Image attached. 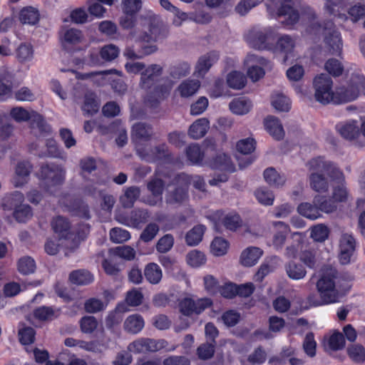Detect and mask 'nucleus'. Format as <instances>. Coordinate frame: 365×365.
<instances>
[{"label": "nucleus", "instance_id": "6e6d98bb", "mask_svg": "<svg viewBox=\"0 0 365 365\" xmlns=\"http://www.w3.org/2000/svg\"><path fill=\"white\" fill-rule=\"evenodd\" d=\"M79 323L81 331L85 334L93 333L98 327V322L93 316L83 317Z\"/></svg>", "mask_w": 365, "mask_h": 365}, {"label": "nucleus", "instance_id": "e2e57ef3", "mask_svg": "<svg viewBox=\"0 0 365 365\" xmlns=\"http://www.w3.org/2000/svg\"><path fill=\"white\" fill-rule=\"evenodd\" d=\"M19 271L24 274L34 273L36 269L35 261L30 257H24L18 263Z\"/></svg>", "mask_w": 365, "mask_h": 365}, {"label": "nucleus", "instance_id": "a19ab883", "mask_svg": "<svg viewBox=\"0 0 365 365\" xmlns=\"http://www.w3.org/2000/svg\"><path fill=\"white\" fill-rule=\"evenodd\" d=\"M205 231V227L204 225H198L195 226L186 234V243L189 246H195L198 245L202 241Z\"/></svg>", "mask_w": 365, "mask_h": 365}, {"label": "nucleus", "instance_id": "423d86ee", "mask_svg": "<svg viewBox=\"0 0 365 365\" xmlns=\"http://www.w3.org/2000/svg\"><path fill=\"white\" fill-rule=\"evenodd\" d=\"M360 93L365 96V77L358 74L351 76L347 86L341 87L336 91L339 103L354 101Z\"/></svg>", "mask_w": 365, "mask_h": 365}, {"label": "nucleus", "instance_id": "680f3d73", "mask_svg": "<svg viewBox=\"0 0 365 365\" xmlns=\"http://www.w3.org/2000/svg\"><path fill=\"white\" fill-rule=\"evenodd\" d=\"M72 212L74 215L86 220H89L91 217L88 205L81 200L74 202Z\"/></svg>", "mask_w": 365, "mask_h": 365}, {"label": "nucleus", "instance_id": "f257e3e1", "mask_svg": "<svg viewBox=\"0 0 365 365\" xmlns=\"http://www.w3.org/2000/svg\"><path fill=\"white\" fill-rule=\"evenodd\" d=\"M302 0H267V11L271 16H284L287 25H294L299 20V11L303 19L307 20L305 33L314 38H318L331 29L334 23L331 21L323 22L317 19L313 9L307 5H302Z\"/></svg>", "mask_w": 365, "mask_h": 365}, {"label": "nucleus", "instance_id": "f03ea898", "mask_svg": "<svg viewBox=\"0 0 365 365\" xmlns=\"http://www.w3.org/2000/svg\"><path fill=\"white\" fill-rule=\"evenodd\" d=\"M140 28L136 27V14L123 12L119 24L123 29H130L127 39L135 43H151L165 36L166 30L161 19L152 11L139 16Z\"/></svg>", "mask_w": 365, "mask_h": 365}, {"label": "nucleus", "instance_id": "f8f14e48", "mask_svg": "<svg viewBox=\"0 0 365 365\" xmlns=\"http://www.w3.org/2000/svg\"><path fill=\"white\" fill-rule=\"evenodd\" d=\"M167 345L168 342L164 339L156 341L151 339L141 338L130 344L128 349L130 351L135 353L153 352L165 348Z\"/></svg>", "mask_w": 365, "mask_h": 365}, {"label": "nucleus", "instance_id": "1a4fd4ad", "mask_svg": "<svg viewBox=\"0 0 365 365\" xmlns=\"http://www.w3.org/2000/svg\"><path fill=\"white\" fill-rule=\"evenodd\" d=\"M51 226L53 231L58 234L60 239L71 240V245H65L71 252L74 251L79 245V240L71 231V223L68 220L62 216L53 219Z\"/></svg>", "mask_w": 365, "mask_h": 365}, {"label": "nucleus", "instance_id": "864d4df0", "mask_svg": "<svg viewBox=\"0 0 365 365\" xmlns=\"http://www.w3.org/2000/svg\"><path fill=\"white\" fill-rule=\"evenodd\" d=\"M272 105L277 110L281 112H288L290 109L289 100L281 93L272 96Z\"/></svg>", "mask_w": 365, "mask_h": 365}, {"label": "nucleus", "instance_id": "bf43d9fd", "mask_svg": "<svg viewBox=\"0 0 365 365\" xmlns=\"http://www.w3.org/2000/svg\"><path fill=\"white\" fill-rule=\"evenodd\" d=\"M13 215L19 222H26L32 217L33 213L29 205L22 204L14 211Z\"/></svg>", "mask_w": 365, "mask_h": 365}, {"label": "nucleus", "instance_id": "bb28decb", "mask_svg": "<svg viewBox=\"0 0 365 365\" xmlns=\"http://www.w3.org/2000/svg\"><path fill=\"white\" fill-rule=\"evenodd\" d=\"M294 47L295 40L289 35H283L280 36L276 44V48L284 54L283 59L284 62L287 61L288 56L293 52Z\"/></svg>", "mask_w": 365, "mask_h": 365}, {"label": "nucleus", "instance_id": "4468645a", "mask_svg": "<svg viewBox=\"0 0 365 365\" xmlns=\"http://www.w3.org/2000/svg\"><path fill=\"white\" fill-rule=\"evenodd\" d=\"M356 247L354 237L349 233H343L339 240V262L341 264H347L351 261Z\"/></svg>", "mask_w": 365, "mask_h": 365}, {"label": "nucleus", "instance_id": "7ed1b4c3", "mask_svg": "<svg viewBox=\"0 0 365 365\" xmlns=\"http://www.w3.org/2000/svg\"><path fill=\"white\" fill-rule=\"evenodd\" d=\"M309 169L314 172L309 176L310 187L316 192H325L329 190V182L325 178L327 174L332 181L340 182L343 173L332 162L327 161L322 157L312 159L308 163Z\"/></svg>", "mask_w": 365, "mask_h": 365}, {"label": "nucleus", "instance_id": "412c9836", "mask_svg": "<svg viewBox=\"0 0 365 365\" xmlns=\"http://www.w3.org/2000/svg\"><path fill=\"white\" fill-rule=\"evenodd\" d=\"M138 43L140 46V49L135 51L133 47H127L123 51L124 56L129 59H139L144 56L155 53L158 49L155 45H147V43Z\"/></svg>", "mask_w": 365, "mask_h": 365}, {"label": "nucleus", "instance_id": "58836bf2", "mask_svg": "<svg viewBox=\"0 0 365 365\" xmlns=\"http://www.w3.org/2000/svg\"><path fill=\"white\" fill-rule=\"evenodd\" d=\"M70 281L77 285H86L92 282V274L87 270L78 269L73 271L69 275Z\"/></svg>", "mask_w": 365, "mask_h": 365}, {"label": "nucleus", "instance_id": "473e14b6", "mask_svg": "<svg viewBox=\"0 0 365 365\" xmlns=\"http://www.w3.org/2000/svg\"><path fill=\"white\" fill-rule=\"evenodd\" d=\"M285 270L288 277L293 280H301L307 274L304 267L294 261H290L285 264Z\"/></svg>", "mask_w": 365, "mask_h": 365}, {"label": "nucleus", "instance_id": "e433bc0d", "mask_svg": "<svg viewBox=\"0 0 365 365\" xmlns=\"http://www.w3.org/2000/svg\"><path fill=\"white\" fill-rule=\"evenodd\" d=\"M19 20L24 24L34 25L39 21L38 11L31 6L25 7L19 13Z\"/></svg>", "mask_w": 365, "mask_h": 365}, {"label": "nucleus", "instance_id": "13d9d810", "mask_svg": "<svg viewBox=\"0 0 365 365\" xmlns=\"http://www.w3.org/2000/svg\"><path fill=\"white\" fill-rule=\"evenodd\" d=\"M224 226L232 231H235L242 225V220L238 214H228L222 220Z\"/></svg>", "mask_w": 365, "mask_h": 365}, {"label": "nucleus", "instance_id": "ddd939ff", "mask_svg": "<svg viewBox=\"0 0 365 365\" xmlns=\"http://www.w3.org/2000/svg\"><path fill=\"white\" fill-rule=\"evenodd\" d=\"M245 63L249 67L247 71L248 76L252 81L255 82L264 75V71L260 66H267L269 64V61L256 54H249L245 59Z\"/></svg>", "mask_w": 365, "mask_h": 365}, {"label": "nucleus", "instance_id": "4c0bfd02", "mask_svg": "<svg viewBox=\"0 0 365 365\" xmlns=\"http://www.w3.org/2000/svg\"><path fill=\"white\" fill-rule=\"evenodd\" d=\"M34 51L31 43H21L16 50V58L21 63L29 62L34 58Z\"/></svg>", "mask_w": 365, "mask_h": 365}, {"label": "nucleus", "instance_id": "6ab92c4d", "mask_svg": "<svg viewBox=\"0 0 365 365\" xmlns=\"http://www.w3.org/2000/svg\"><path fill=\"white\" fill-rule=\"evenodd\" d=\"M219 55L215 51L207 53L199 58L195 66V73L197 76H203L210 67L217 61Z\"/></svg>", "mask_w": 365, "mask_h": 365}, {"label": "nucleus", "instance_id": "3c124183", "mask_svg": "<svg viewBox=\"0 0 365 365\" xmlns=\"http://www.w3.org/2000/svg\"><path fill=\"white\" fill-rule=\"evenodd\" d=\"M13 76L7 71L0 72V96L10 95L12 88Z\"/></svg>", "mask_w": 365, "mask_h": 365}, {"label": "nucleus", "instance_id": "2eb2a0df", "mask_svg": "<svg viewBox=\"0 0 365 365\" xmlns=\"http://www.w3.org/2000/svg\"><path fill=\"white\" fill-rule=\"evenodd\" d=\"M324 43L326 48L331 55L339 56L342 51V40L340 33L336 29L334 24L331 29L327 31L324 36Z\"/></svg>", "mask_w": 365, "mask_h": 365}, {"label": "nucleus", "instance_id": "9b49d317", "mask_svg": "<svg viewBox=\"0 0 365 365\" xmlns=\"http://www.w3.org/2000/svg\"><path fill=\"white\" fill-rule=\"evenodd\" d=\"M188 187L186 185H173L169 187L165 194L167 205L179 207L188 200Z\"/></svg>", "mask_w": 365, "mask_h": 365}, {"label": "nucleus", "instance_id": "603ef678", "mask_svg": "<svg viewBox=\"0 0 365 365\" xmlns=\"http://www.w3.org/2000/svg\"><path fill=\"white\" fill-rule=\"evenodd\" d=\"M200 87L198 81H185L180 83L178 91L182 97H189L195 94Z\"/></svg>", "mask_w": 365, "mask_h": 365}, {"label": "nucleus", "instance_id": "dca6fc26", "mask_svg": "<svg viewBox=\"0 0 365 365\" xmlns=\"http://www.w3.org/2000/svg\"><path fill=\"white\" fill-rule=\"evenodd\" d=\"M163 68L158 64H151L141 73L140 85L148 89L154 86L161 76Z\"/></svg>", "mask_w": 365, "mask_h": 365}, {"label": "nucleus", "instance_id": "0eeeda50", "mask_svg": "<svg viewBox=\"0 0 365 365\" xmlns=\"http://www.w3.org/2000/svg\"><path fill=\"white\" fill-rule=\"evenodd\" d=\"M39 176L41 185L49 191L51 187L63 183L65 179V170L58 165L45 164L41 168Z\"/></svg>", "mask_w": 365, "mask_h": 365}, {"label": "nucleus", "instance_id": "4d7b16f0", "mask_svg": "<svg viewBox=\"0 0 365 365\" xmlns=\"http://www.w3.org/2000/svg\"><path fill=\"white\" fill-rule=\"evenodd\" d=\"M173 245V236L171 234H166L158 240L156 250L160 253H166L172 249Z\"/></svg>", "mask_w": 365, "mask_h": 365}, {"label": "nucleus", "instance_id": "8fccbe9b", "mask_svg": "<svg viewBox=\"0 0 365 365\" xmlns=\"http://www.w3.org/2000/svg\"><path fill=\"white\" fill-rule=\"evenodd\" d=\"M264 178L269 185L274 187L281 186L285 182L284 178L280 176L273 168H267L264 171Z\"/></svg>", "mask_w": 365, "mask_h": 365}, {"label": "nucleus", "instance_id": "49530a36", "mask_svg": "<svg viewBox=\"0 0 365 365\" xmlns=\"http://www.w3.org/2000/svg\"><path fill=\"white\" fill-rule=\"evenodd\" d=\"M298 212L310 220H316L321 216L318 207L314 204V205L308 203H301L297 207Z\"/></svg>", "mask_w": 365, "mask_h": 365}, {"label": "nucleus", "instance_id": "9d476101", "mask_svg": "<svg viewBox=\"0 0 365 365\" xmlns=\"http://www.w3.org/2000/svg\"><path fill=\"white\" fill-rule=\"evenodd\" d=\"M212 300L209 298H200L194 299L185 298L179 304L180 312L187 317L192 314H200L212 305Z\"/></svg>", "mask_w": 365, "mask_h": 365}, {"label": "nucleus", "instance_id": "4be33fe9", "mask_svg": "<svg viewBox=\"0 0 365 365\" xmlns=\"http://www.w3.org/2000/svg\"><path fill=\"white\" fill-rule=\"evenodd\" d=\"M351 20L356 22L365 16V3L364 0H349L346 11Z\"/></svg>", "mask_w": 365, "mask_h": 365}, {"label": "nucleus", "instance_id": "69168bd1", "mask_svg": "<svg viewBox=\"0 0 365 365\" xmlns=\"http://www.w3.org/2000/svg\"><path fill=\"white\" fill-rule=\"evenodd\" d=\"M190 68L187 63H179L170 68V74L173 78L179 79L187 76L190 73Z\"/></svg>", "mask_w": 365, "mask_h": 365}, {"label": "nucleus", "instance_id": "5701e85b", "mask_svg": "<svg viewBox=\"0 0 365 365\" xmlns=\"http://www.w3.org/2000/svg\"><path fill=\"white\" fill-rule=\"evenodd\" d=\"M264 126L267 132L276 140H282L284 131L279 120L274 116H268L264 120Z\"/></svg>", "mask_w": 365, "mask_h": 365}, {"label": "nucleus", "instance_id": "6e6552de", "mask_svg": "<svg viewBox=\"0 0 365 365\" xmlns=\"http://www.w3.org/2000/svg\"><path fill=\"white\" fill-rule=\"evenodd\" d=\"M313 85L315 90L314 97L318 102L327 104L333 99V82L329 74L322 73L316 76Z\"/></svg>", "mask_w": 365, "mask_h": 365}, {"label": "nucleus", "instance_id": "052dcab7", "mask_svg": "<svg viewBox=\"0 0 365 365\" xmlns=\"http://www.w3.org/2000/svg\"><path fill=\"white\" fill-rule=\"evenodd\" d=\"M130 238V232L124 229L114 227L110 231V239L115 243H123L128 241Z\"/></svg>", "mask_w": 365, "mask_h": 365}, {"label": "nucleus", "instance_id": "0e129e2a", "mask_svg": "<svg viewBox=\"0 0 365 365\" xmlns=\"http://www.w3.org/2000/svg\"><path fill=\"white\" fill-rule=\"evenodd\" d=\"M188 160L192 163H198L202 160L203 153L197 144H191L186 149Z\"/></svg>", "mask_w": 365, "mask_h": 365}, {"label": "nucleus", "instance_id": "f3484780", "mask_svg": "<svg viewBox=\"0 0 365 365\" xmlns=\"http://www.w3.org/2000/svg\"><path fill=\"white\" fill-rule=\"evenodd\" d=\"M349 0H324V10L330 15L341 20H346V11Z\"/></svg>", "mask_w": 365, "mask_h": 365}, {"label": "nucleus", "instance_id": "774afa93", "mask_svg": "<svg viewBox=\"0 0 365 365\" xmlns=\"http://www.w3.org/2000/svg\"><path fill=\"white\" fill-rule=\"evenodd\" d=\"M120 53L118 46L113 44H108L104 46L101 50V56L107 61H111L116 58Z\"/></svg>", "mask_w": 365, "mask_h": 365}, {"label": "nucleus", "instance_id": "5fc2aeb1", "mask_svg": "<svg viewBox=\"0 0 365 365\" xmlns=\"http://www.w3.org/2000/svg\"><path fill=\"white\" fill-rule=\"evenodd\" d=\"M348 354L355 363H363L365 361V349L362 345L353 344L348 348Z\"/></svg>", "mask_w": 365, "mask_h": 365}, {"label": "nucleus", "instance_id": "09e8293b", "mask_svg": "<svg viewBox=\"0 0 365 365\" xmlns=\"http://www.w3.org/2000/svg\"><path fill=\"white\" fill-rule=\"evenodd\" d=\"M160 231V227L155 222L148 223L140 235L139 240L145 243L153 241Z\"/></svg>", "mask_w": 365, "mask_h": 365}, {"label": "nucleus", "instance_id": "a211bd4d", "mask_svg": "<svg viewBox=\"0 0 365 365\" xmlns=\"http://www.w3.org/2000/svg\"><path fill=\"white\" fill-rule=\"evenodd\" d=\"M336 129L342 138L349 140H354L360 135L358 122L354 120L339 123Z\"/></svg>", "mask_w": 365, "mask_h": 365}, {"label": "nucleus", "instance_id": "79ce46f5", "mask_svg": "<svg viewBox=\"0 0 365 365\" xmlns=\"http://www.w3.org/2000/svg\"><path fill=\"white\" fill-rule=\"evenodd\" d=\"M313 202L318 207L319 211L326 213H331L336 209L335 201L325 196L316 195Z\"/></svg>", "mask_w": 365, "mask_h": 365}, {"label": "nucleus", "instance_id": "a878e982", "mask_svg": "<svg viewBox=\"0 0 365 365\" xmlns=\"http://www.w3.org/2000/svg\"><path fill=\"white\" fill-rule=\"evenodd\" d=\"M268 37V31L264 29L263 31H255L251 32L248 36V40L250 45L258 50H264L268 48L267 40Z\"/></svg>", "mask_w": 365, "mask_h": 365}, {"label": "nucleus", "instance_id": "de8ad7c7", "mask_svg": "<svg viewBox=\"0 0 365 365\" xmlns=\"http://www.w3.org/2000/svg\"><path fill=\"white\" fill-rule=\"evenodd\" d=\"M35 318L41 321H51L58 316V312L49 307H39L34 312Z\"/></svg>", "mask_w": 365, "mask_h": 365}, {"label": "nucleus", "instance_id": "c85d7f7f", "mask_svg": "<svg viewBox=\"0 0 365 365\" xmlns=\"http://www.w3.org/2000/svg\"><path fill=\"white\" fill-rule=\"evenodd\" d=\"M209 128V121L206 118L195 120L189 128L188 135L193 139L202 138Z\"/></svg>", "mask_w": 365, "mask_h": 365}, {"label": "nucleus", "instance_id": "7c9ffc66", "mask_svg": "<svg viewBox=\"0 0 365 365\" xmlns=\"http://www.w3.org/2000/svg\"><path fill=\"white\" fill-rule=\"evenodd\" d=\"M150 218V213L147 210L134 209L130 212V227L140 229L145 224Z\"/></svg>", "mask_w": 365, "mask_h": 365}, {"label": "nucleus", "instance_id": "39448f33", "mask_svg": "<svg viewBox=\"0 0 365 365\" xmlns=\"http://www.w3.org/2000/svg\"><path fill=\"white\" fill-rule=\"evenodd\" d=\"M154 130L150 124L144 122L135 123L132 127L131 140L135 145L137 155L142 159L149 161L151 157L147 152V149L143 147L142 142L149 141L154 135Z\"/></svg>", "mask_w": 365, "mask_h": 365}, {"label": "nucleus", "instance_id": "c756f323", "mask_svg": "<svg viewBox=\"0 0 365 365\" xmlns=\"http://www.w3.org/2000/svg\"><path fill=\"white\" fill-rule=\"evenodd\" d=\"M144 276L149 283L158 284L160 282L163 277L162 269L156 263H148L145 267Z\"/></svg>", "mask_w": 365, "mask_h": 365}, {"label": "nucleus", "instance_id": "2f4dec72", "mask_svg": "<svg viewBox=\"0 0 365 365\" xmlns=\"http://www.w3.org/2000/svg\"><path fill=\"white\" fill-rule=\"evenodd\" d=\"M210 166L213 169L221 170L234 171L233 165L231 163L230 158L225 153H218L210 161Z\"/></svg>", "mask_w": 365, "mask_h": 365}, {"label": "nucleus", "instance_id": "20e7f679", "mask_svg": "<svg viewBox=\"0 0 365 365\" xmlns=\"http://www.w3.org/2000/svg\"><path fill=\"white\" fill-rule=\"evenodd\" d=\"M341 279V275L334 267L331 266L323 267L316 284L317 292L322 302H316L313 304L318 306L322 304H329L339 302L342 296Z\"/></svg>", "mask_w": 365, "mask_h": 365}, {"label": "nucleus", "instance_id": "a18cd8bd", "mask_svg": "<svg viewBox=\"0 0 365 365\" xmlns=\"http://www.w3.org/2000/svg\"><path fill=\"white\" fill-rule=\"evenodd\" d=\"M246 77L242 73L238 71H232L227 76V85L233 89H241L245 86Z\"/></svg>", "mask_w": 365, "mask_h": 365}, {"label": "nucleus", "instance_id": "ea45409f", "mask_svg": "<svg viewBox=\"0 0 365 365\" xmlns=\"http://www.w3.org/2000/svg\"><path fill=\"white\" fill-rule=\"evenodd\" d=\"M251 106V102L244 98L234 99L229 105L230 110L237 115H244L250 111Z\"/></svg>", "mask_w": 365, "mask_h": 365}, {"label": "nucleus", "instance_id": "b1692460", "mask_svg": "<svg viewBox=\"0 0 365 365\" xmlns=\"http://www.w3.org/2000/svg\"><path fill=\"white\" fill-rule=\"evenodd\" d=\"M128 311L127 305L118 304L115 309L110 312L106 318V327L110 329L119 324L123 320L122 314Z\"/></svg>", "mask_w": 365, "mask_h": 365}, {"label": "nucleus", "instance_id": "f704fd0d", "mask_svg": "<svg viewBox=\"0 0 365 365\" xmlns=\"http://www.w3.org/2000/svg\"><path fill=\"white\" fill-rule=\"evenodd\" d=\"M274 227H278L281 230L274 234L273 237V245L277 250L282 248L285 240L286 235L289 232V226L283 222L277 221L273 222Z\"/></svg>", "mask_w": 365, "mask_h": 365}, {"label": "nucleus", "instance_id": "72a5a7b5", "mask_svg": "<svg viewBox=\"0 0 365 365\" xmlns=\"http://www.w3.org/2000/svg\"><path fill=\"white\" fill-rule=\"evenodd\" d=\"M144 327V320L139 314L129 316L124 322L125 330L130 334L140 332Z\"/></svg>", "mask_w": 365, "mask_h": 365}, {"label": "nucleus", "instance_id": "c03bdc74", "mask_svg": "<svg viewBox=\"0 0 365 365\" xmlns=\"http://www.w3.org/2000/svg\"><path fill=\"white\" fill-rule=\"evenodd\" d=\"M14 132V125L10 116L3 114L0 115V138L6 140L9 138Z\"/></svg>", "mask_w": 365, "mask_h": 365}, {"label": "nucleus", "instance_id": "393cba45", "mask_svg": "<svg viewBox=\"0 0 365 365\" xmlns=\"http://www.w3.org/2000/svg\"><path fill=\"white\" fill-rule=\"evenodd\" d=\"M24 200V195L19 191H15L6 195L3 198L1 207L4 210L14 211L22 205Z\"/></svg>", "mask_w": 365, "mask_h": 365}, {"label": "nucleus", "instance_id": "c9c22d12", "mask_svg": "<svg viewBox=\"0 0 365 365\" xmlns=\"http://www.w3.org/2000/svg\"><path fill=\"white\" fill-rule=\"evenodd\" d=\"M140 189L135 186L128 187L120 196V201L123 207L130 208L140 196Z\"/></svg>", "mask_w": 365, "mask_h": 365}, {"label": "nucleus", "instance_id": "aec40b11", "mask_svg": "<svg viewBox=\"0 0 365 365\" xmlns=\"http://www.w3.org/2000/svg\"><path fill=\"white\" fill-rule=\"evenodd\" d=\"M32 167L29 162H19L16 167L13 183L15 187H21L26 184L31 172Z\"/></svg>", "mask_w": 365, "mask_h": 365}, {"label": "nucleus", "instance_id": "338daca9", "mask_svg": "<svg viewBox=\"0 0 365 365\" xmlns=\"http://www.w3.org/2000/svg\"><path fill=\"white\" fill-rule=\"evenodd\" d=\"M255 195L259 203L264 205H271L273 204L274 199V195L267 188L260 187L257 189Z\"/></svg>", "mask_w": 365, "mask_h": 365}, {"label": "nucleus", "instance_id": "cd10ccee", "mask_svg": "<svg viewBox=\"0 0 365 365\" xmlns=\"http://www.w3.org/2000/svg\"><path fill=\"white\" fill-rule=\"evenodd\" d=\"M262 255V251L258 247H248L244 250L240 256V262L243 266L252 267L255 265Z\"/></svg>", "mask_w": 365, "mask_h": 365}, {"label": "nucleus", "instance_id": "37998d69", "mask_svg": "<svg viewBox=\"0 0 365 365\" xmlns=\"http://www.w3.org/2000/svg\"><path fill=\"white\" fill-rule=\"evenodd\" d=\"M100 108V105L96 100V95L93 93H87L84 97V103L82 107L83 111L88 115L96 113Z\"/></svg>", "mask_w": 365, "mask_h": 365}]
</instances>
